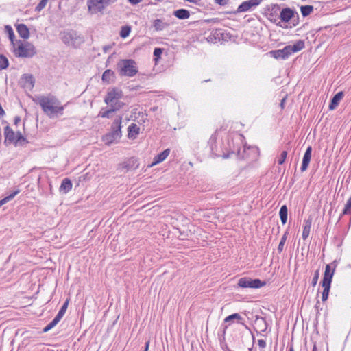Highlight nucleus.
Wrapping results in <instances>:
<instances>
[{"instance_id":"nucleus-1","label":"nucleus","mask_w":351,"mask_h":351,"mask_svg":"<svg viewBox=\"0 0 351 351\" xmlns=\"http://www.w3.org/2000/svg\"><path fill=\"white\" fill-rule=\"evenodd\" d=\"M34 101L38 104L43 111L49 118L53 119L63 114L64 106L61 105L60 100L54 95H39Z\"/></svg>"},{"instance_id":"nucleus-2","label":"nucleus","mask_w":351,"mask_h":351,"mask_svg":"<svg viewBox=\"0 0 351 351\" xmlns=\"http://www.w3.org/2000/svg\"><path fill=\"white\" fill-rule=\"evenodd\" d=\"M337 265V260L326 265L324 278L322 280V286L324 289L322 295V301H326L328 298L332 280Z\"/></svg>"},{"instance_id":"nucleus-3","label":"nucleus","mask_w":351,"mask_h":351,"mask_svg":"<svg viewBox=\"0 0 351 351\" xmlns=\"http://www.w3.org/2000/svg\"><path fill=\"white\" fill-rule=\"evenodd\" d=\"M304 47V42L302 40H299L293 45H287L282 49L272 50L269 51V53L271 57L276 59L281 58L282 60H285L292 53L303 49Z\"/></svg>"},{"instance_id":"nucleus-4","label":"nucleus","mask_w":351,"mask_h":351,"mask_svg":"<svg viewBox=\"0 0 351 351\" xmlns=\"http://www.w3.org/2000/svg\"><path fill=\"white\" fill-rule=\"evenodd\" d=\"M121 123L122 117L118 116L113 121L111 125V130L106 134L103 140L107 145L117 143L121 137Z\"/></svg>"},{"instance_id":"nucleus-5","label":"nucleus","mask_w":351,"mask_h":351,"mask_svg":"<svg viewBox=\"0 0 351 351\" xmlns=\"http://www.w3.org/2000/svg\"><path fill=\"white\" fill-rule=\"evenodd\" d=\"M13 47L14 53L17 57L32 58L36 53L35 47L27 41L16 40Z\"/></svg>"},{"instance_id":"nucleus-6","label":"nucleus","mask_w":351,"mask_h":351,"mask_svg":"<svg viewBox=\"0 0 351 351\" xmlns=\"http://www.w3.org/2000/svg\"><path fill=\"white\" fill-rule=\"evenodd\" d=\"M117 70L120 76L132 77L138 73L136 62L132 59H122L117 63Z\"/></svg>"},{"instance_id":"nucleus-7","label":"nucleus","mask_w":351,"mask_h":351,"mask_svg":"<svg viewBox=\"0 0 351 351\" xmlns=\"http://www.w3.org/2000/svg\"><path fill=\"white\" fill-rule=\"evenodd\" d=\"M122 97L123 92L119 88H114L108 92L104 101L110 107L114 108V109L119 110L124 106V103L120 101Z\"/></svg>"},{"instance_id":"nucleus-8","label":"nucleus","mask_w":351,"mask_h":351,"mask_svg":"<svg viewBox=\"0 0 351 351\" xmlns=\"http://www.w3.org/2000/svg\"><path fill=\"white\" fill-rule=\"evenodd\" d=\"M4 136L5 143L8 142L9 143L16 144L18 143H21V141H25V138L20 132L15 134L13 130L8 125L4 128Z\"/></svg>"},{"instance_id":"nucleus-9","label":"nucleus","mask_w":351,"mask_h":351,"mask_svg":"<svg viewBox=\"0 0 351 351\" xmlns=\"http://www.w3.org/2000/svg\"><path fill=\"white\" fill-rule=\"evenodd\" d=\"M265 285L259 279H252L247 277L241 278L238 281V286L241 288H261Z\"/></svg>"},{"instance_id":"nucleus-10","label":"nucleus","mask_w":351,"mask_h":351,"mask_svg":"<svg viewBox=\"0 0 351 351\" xmlns=\"http://www.w3.org/2000/svg\"><path fill=\"white\" fill-rule=\"evenodd\" d=\"M104 4H106V3L104 2V0L87 1L88 10L91 14H96L99 12H101L104 8Z\"/></svg>"},{"instance_id":"nucleus-11","label":"nucleus","mask_w":351,"mask_h":351,"mask_svg":"<svg viewBox=\"0 0 351 351\" xmlns=\"http://www.w3.org/2000/svg\"><path fill=\"white\" fill-rule=\"evenodd\" d=\"M263 0H248L240 4L237 10V13L247 12L258 5Z\"/></svg>"},{"instance_id":"nucleus-12","label":"nucleus","mask_w":351,"mask_h":351,"mask_svg":"<svg viewBox=\"0 0 351 351\" xmlns=\"http://www.w3.org/2000/svg\"><path fill=\"white\" fill-rule=\"evenodd\" d=\"M121 166L122 169L126 171L134 170L138 167L139 163L137 158L131 157L124 161Z\"/></svg>"},{"instance_id":"nucleus-13","label":"nucleus","mask_w":351,"mask_h":351,"mask_svg":"<svg viewBox=\"0 0 351 351\" xmlns=\"http://www.w3.org/2000/svg\"><path fill=\"white\" fill-rule=\"evenodd\" d=\"M311 152H312V147L311 146H309L306 149V150L304 153V155L303 156V158H302V166L300 167L301 171H302V172L305 171L309 165V163L311 161Z\"/></svg>"},{"instance_id":"nucleus-14","label":"nucleus","mask_w":351,"mask_h":351,"mask_svg":"<svg viewBox=\"0 0 351 351\" xmlns=\"http://www.w3.org/2000/svg\"><path fill=\"white\" fill-rule=\"evenodd\" d=\"M140 132V128L135 123H132L128 128V137L130 139L136 138Z\"/></svg>"},{"instance_id":"nucleus-15","label":"nucleus","mask_w":351,"mask_h":351,"mask_svg":"<svg viewBox=\"0 0 351 351\" xmlns=\"http://www.w3.org/2000/svg\"><path fill=\"white\" fill-rule=\"evenodd\" d=\"M169 153H170V149H166L163 152L160 153L159 154L156 155L154 158V160L150 166L152 167L154 165H156L164 161L167 158Z\"/></svg>"},{"instance_id":"nucleus-16","label":"nucleus","mask_w":351,"mask_h":351,"mask_svg":"<svg viewBox=\"0 0 351 351\" xmlns=\"http://www.w3.org/2000/svg\"><path fill=\"white\" fill-rule=\"evenodd\" d=\"M343 97V92H339L337 94H335L331 99L330 104L329 105V110H335L338 106L339 101L342 99Z\"/></svg>"},{"instance_id":"nucleus-17","label":"nucleus","mask_w":351,"mask_h":351,"mask_svg":"<svg viewBox=\"0 0 351 351\" xmlns=\"http://www.w3.org/2000/svg\"><path fill=\"white\" fill-rule=\"evenodd\" d=\"M16 30L19 36L23 39H27L29 36V31L27 27L24 24H19L16 27Z\"/></svg>"},{"instance_id":"nucleus-18","label":"nucleus","mask_w":351,"mask_h":351,"mask_svg":"<svg viewBox=\"0 0 351 351\" xmlns=\"http://www.w3.org/2000/svg\"><path fill=\"white\" fill-rule=\"evenodd\" d=\"M293 12L290 8H284L280 12V17L282 21L288 22L293 16Z\"/></svg>"},{"instance_id":"nucleus-19","label":"nucleus","mask_w":351,"mask_h":351,"mask_svg":"<svg viewBox=\"0 0 351 351\" xmlns=\"http://www.w3.org/2000/svg\"><path fill=\"white\" fill-rule=\"evenodd\" d=\"M76 38V33L75 32H64L62 40L66 45L73 44V40Z\"/></svg>"},{"instance_id":"nucleus-20","label":"nucleus","mask_w":351,"mask_h":351,"mask_svg":"<svg viewBox=\"0 0 351 351\" xmlns=\"http://www.w3.org/2000/svg\"><path fill=\"white\" fill-rule=\"evenodd\" d=\"M63 316L64 315L58 313L54 319L43 328V332H47L49 331L51 329H52L54 326H56L58 324V323L61 320Z\"/></svg>"},{"instance_id":"nucleus-21","label":"nucleus","mask_w":351,"mask_h":351,"mask_svg":"<svg viewBox=\"0 0 351 351\" xmlns=\"http://www.w3.org/2000/svg\"><path fill=\"white\" fill-rule=\"evenodd\" d=\"M63 316L64 315L58 313L54 319L43 328V332H47L49 331L51 329H52L54 326H56L58 324V323L61 320Z\"/></svg>"},{"instance_id":"nucleus-22","label":"nucleus","mask_w":351,"mask_h":351,"mask_svg":"<svg viewBox=\"0 0 351 351\" xmlns=\"http://www.w3.org/2000/svg\"><path fill=\"white\" fill-rule=\"evenodd\" d=\"M72 182L69 178L63 179L61 185L60 186V191L64 193H67L72 189Z\"/></svg>"},{"instance_id":"nucleus-23","label":"nucleus","mask_w":351,"mask_h":351,"mask_svg":"<svg viewBox=\"0 0 351 351\" xmlns=\"http://www.w3.org/2000/svg\"><path fill=\"white\" fill-rule=\"evenodd\" d=\"M312 219L308 218L304 221V229L302 231V239L306 240L309 236L311 228Z\"/></svg>"},{"instance_id":"nucleus-24","label":"nucleus","mask_w":351,"mask_h":351,"mask_svg":"<svg viewBox=\"0 0 351 351\" xmlns=\"http://www.w3.org/2000/svg\"><path fill=\"white\" fill-rule=\"evenodd\" d=\"M243 319V318L240 315V314L236 313L226 317L224 319V322H236L242 325H245L244 323L242 322Z\"/></svg>"},{"instance_id":"nucleus-25","label":"nucleus","mask_w":351,"mask_h":351,"mask_svg":"<svg viewBox=\"0 0 351 351\" xmlns=\"http://www.w3.org/2000/svg\"><path fill=\"white\" fill-rule=\"evenodd\" d=\"M173 15L179 19H186L190 16V13L187 10L179 9L173 12Z\"/></svg>"},{"instance_id":"nucleus-26","label":"nucleus","mask_w":351,"mask_h":351,"mask_svg":"<svg viewBox=\"0 0 351 351\" xmlns=\"http://www.w3.org/2000/svg\"><path fill=\"white\" fill-rule=\"evenodd\" d=\"M153 27L155 31H162L168 26V24L161 19H156L153 21Z\"/></svg>"},{"instance_id":"nucleus-27","label":"nucleus","mask_w":351,"mask_h":351,"mask_svg":"<svg viewBox=\"0 0 351 351\" xmlns=\"http://www.w3.org/2000/svg\"><path fill=\"white\" fill-rule=\"evenodd\" d=\"M287 207L286 205L281 206L279 212V215L282 224H285L287 221Z\"/></svg>"},{"instance_id":"nucleus-28","label":"nucleus","mask_w":351,"mask_h":351,"mask_svg":"<svg viewBox=\"0 0 351 351\" xmlns=\"http://www.w3.org/2000/svg\"><path fill=\"white\" fill-rule=\"evenodd\" d=\"M114 75V72L110 69L106 70L102 75V80L110 83Z\"/></svg>"},{"instance_id":"nucleus-29","label":"nucleus","mask_w":351,"mask_h":351,"mask_svg":"<svg viewBox=\"0 0 351 351\" xmlns=\"http://www.w3.org/2000/svg\"><path fill=\"white\" fill-rule=\"evenodd\" d=\"M346 215H351V197L348 199L346 204H345L344 208L340 217Z\"/></svg>"},{"instance_id":"nucleus-30","label":"nucleus","mask_w":351,"mask_h":351,"mask_svg":"<svg viewBox=\"0 0 351 351\" xmlns=\"http://www.w3.org/2000/svg\"><path fill=\"white\" fill-rule=\"evenodd\" d=\"M131 32V27L129 25H125L121 27L119 35L122 38L128 37Z\"/></svg>"},{"instance_id":"nucleus-31","label":"nucleus","mask_w":351,"mask_h":351,"mask_svg":"<svg viewBox=\"0 0 351 351\" xmlns=\"http://www.w3.org/2000/svg\"><path fill=\"white\" fill-rule=\"evenodd\" d=\"M9 66L8 58L3 54H0V70L5 69Z\"/></svg>"},{"instance_id":"nucleus-32","label":"nucleus","mask_w":351,"mask_h":351,"mask_svg":"<svg viewBox=\"0 0 351 351\" xmlns=\"http://www.w3.org/2000/svg\"><path fill=\"white\" fill-rule=\"evenodd\" d=\"M19 192H20L19 190H16V191H14L13 193H12L8 196H7V197H4L3 199H2L1 200H0V207L2 205H3L4 204L7 203L8 202L12 200Z\"/></svg>"},{"instance_id":"nucleus-33","label":"nucleus","mask_w":351,"mask_h":351,"mask_svg":"<svg viewBox=\"0 0 351 351\" xmlns=\"http://www.w3.org/2000/svg\"><path fill=\"white\" fill-rule=\"evenodd\" d=\"M300 10H301V13L303 15V16H306L309 15L313 12V6H311V5L302 6Z\"/></svg>"},{"instance_id":"nucleus-34","label":"nucleus","mask_w":351,"mask_h":351,"mask_svg":"<svg viewBox=\"0 0 351 351\" xmlns=\"http://www.w3.org/2000/svg\"><path fill=\"white\" fill-rule=\"evenodd\" d=\"M287 235H288V232H285L280 239V243L278 247V250L279 252H282V250L284 249V245L287 241Z\"/></svg>"},{"instance_id":"nucleus-35","label":"nucleus","mask_w":351,"mask_h":351,"mask_svg":"<svg viewBox=\"0 0 351 351\" xmlns=\"http://www.w3.org/2000/svg\"><path fill=\"white\" fill-rule=\"evenodd\" d=\"M5 29L8 34L9 38L12 43V45H14V43H16V40L15 41L14 40V34L12 28L10 25H6L5 27Z\"/></svg>"},{"instance_id":"nucleus-36","label":"nucleus","mask_w":351,"mask_h":351,"mask_svg":"<svg viewBox=\"0 0 351 351\" xmlns=\"http://www.w3.org/2000/svg\"><path fill=\"white\" fill-rule=\"evenodd\" d=\"M117 110L114 109V108L110 107V109H108L104 112H100L99 114V116L102 118H109L110 117V114Z\"/></svg>"},{"instance_id":"nucleus-37","label":"nucleus","mask_w":351,"mask_h":351,"mask_svg":"<svg viewBox=\"0 0 351 351\" xmlns=\"http://www.w3.org/2000/svg\"><path fill=\"white\" fill-rule=\"evenodd\" d=\"M47 1V0H41L35 8V11L40 12L46 6Z\"/></svg>"},{"instance_id":"nucleus-38","label":"nucleus","mask_w":351,"mask_h":351,"mask_svg":"<svg viewBox=\"0 0 351 351\" xmlns=\"http://www.w3.org/2000/svg\"><path fill=\"white\" fill-rule=\"evenodd\" d=\"M287 151H283L281 152L280 154V158L278 160V163L279 165H282L287 158Z\"/></svg>"},{"instance_id":"nucleus-39","label":"nucleus","mask_w":351,"mask_h":351,"mask_svg":"<svg viewBox=\"0 0 351 351\" xmlns=\"http://www.w3.org/2000/svg\"><path fill=\"white\" fill-rule=\"evenodd\" d=\"M69 300H66L64 304L62 306L61 308L59 310L58 313H60L62 315H64L67 307H68Z\"/></svg>"},{"instance_id":"nucleus-40","label":"nucleus","mask_w":351,"mask_h":351,"mask_svg":"<svg viewBox=\"0 0 351 351\" xmlns=\"http://www.w3.org/2000/svg\"><path fill=\"white\" fill-rule=\"evenodd\" d=\"M319 270L315 271V272L314 274V276L312 279V285L313 286L316 285L317 280L319 279Z\"/></svg>"},{"instance_id":"nucleus-41","label":"nucleus","mask_w":351,"mask_h":351,"mask_svg":"<svg viewBox=\"0 0 351 351\" xmlns=\"http://www.w3.org/2000/svg\"><path fill=\"white\" fill-rule=\"evenodd\" d=\"M24 78L27 82L29 83L32 86H34V77L32 75H25Z\"/></svg>"},{"instance_id":"nucleus-42","label":"nucleus","mask_w":351,"mask_h":351,"mask_svg":"<svg viewBox=\"0 0 351 351\" xmlns=\"http://www.w3.org/2000/svg\"><path fill=\"white\" fill-rule=\"evenodd\" d=\"M162 49L160 48H155L154 51V56L156 58H159L160 55L162 54Z\"/></svg>"},{"instance_id":"nucleus-43","label":"nucleus","mask_w":351,"mask_h":351,"mask_svg":"<svg viewBox=\"0 0 351 351\" xmlns=\"http://www.w3.org/2000/svg\"><path fill=\"white\" fill-rule=\"evenodd\" d=\"M258 345L260 348L264 349L266 347V342L263 339H258Z\"/></svg>"},{"instance_id":"nucleus-44","label":"nucleus","mask_w":351,"mask_h":351,"mask_svg":"<svg viewBox=\"0 0 351 351\" xmlns=\"http://www.w3.org/2000/svg\"><path fill=\"white\" fill-rule=\"evenodd\" d=\"M215 1L217 4H219L220 5H225L228 3L229 0H215Z\"/></svg>"},{"instance_id":"nucleus-45","label":"nucleus","mask_w":351,"mask_h":351,"mask_svg":"<svg viewBox=\"0 0 351 351\" xmlns=\"http://www.w3.org/2000/svg\"><path fill=\"white\" fill-rule=\"evenodd\" d=\"M21 117L19 116H16L14 119V123L15 125H18L21 122Z\"/></svg>"},{"instance_id":"nucleus-46","label":"nucleus","mask_w":351,"mask_h":351,"mask_svg":"<svg viewBox=\"0 0 351 351\" xmlns=\"http://www.w3.org/2000/svg\"><path fill=\"white\" fill-rule=\"evenodd\" d=\"M128 1L132 5H136L142 1V0H128Z\"/></svg>"},{"instance_id":"nucleus-47","label":"nucleus","mask_w":351,"mask_h":351,"mask_svg":"<svg viewBox=\"0 0 351 351\" xmlns=\"http://www.w3.org/2000/svg\"><path fill=\"white\" fill-rule=\"evenodd\" d=\"M5 114V111L3 109L1 104H0V117H3Z\"/></svg>"},{"instance_id":"nucleus-48","label":"nucleus","mask_w":351,"mask_h":351,"mask_svg":"<svg viewBox=\"0 0 351 351\" xmlns=\"http://www.w3.org/2000/svg\"><path fill=\"white\" fill-rule=\"evenodd\" d=\"M106 4H109L115 2L117 0H104Z\"/></svg>"},{"instance_id":"nucleus-49","label":"nucleus","mask_w":351,"mask_h":351,"mask_svg":"<svg viewBox=\"0 0 351 351\" xmlns=\"http://www.w3.org/2000/svg\"><path fill=\"white\" fill-rule=\"evenodd\" d=\"M149 341H147V342L145 343V350L148 351V349H149Z\"/></svg>"},{"instance_id":"nucleus-50","label":"nucleus","mask_w":351,"mask_h":351,"mask_svg":"<svg viewBox=\"0 0 351 351\" xmlns=\"http://www.w3.org/2000/svg\"><path fill=\"white\" fill-rule=\"evenodd\" d=\"M313 351H317V347L315 345H314V346H313Z\"/></svg>"},{"instance_id":"nucleus-51","label":"nucleus","mask_w":351,"mask_h":351,"mask_svg":"<svg viewBox=\"0 0 351 351\" xmlns=\"http://www.w3.org/2000/svg\"><path fill=\"white\" fill-rule=\"evenodd\" d=\"M289 351H294L293 348V347H290Z\"/></svg>"},{"instance_id":"nucleus-52","label":"nucleus","mask_w":351,"mask_h":351,"mask_svg":"<svg viewBox=\"0 0 351 351\" xmlns=\"http://www.w3.org/2000/svg\"><path fill=\"white\" fill-rule=\"evenodd\" d=\"M156 1H162V0H156Z\"/></svg>"},{"instance_id":"nucleus-53","label":"nucleus","mask_w":351,"mask_h":351,"mask_svg":"<svg viewBox=\"0 0 351 351\" xmlns=\"http://www.w3.org/2000/svg\"><path fill=\"white\" fill-rule=\"evenodd\" d=\"M144 351H147V350H144Z\"/></svg>"},{"instance_id":"nucleus-54","label":"nucleus","mask_w":351,"mask_h":351,"mask_svg":"<svg viewBox=\"0 0 351 351\" xmlns=\"http://www.w3.org/2000/svg\"><path fill=\"white\" fill-rule=\"evenodd\" d=\"M144 351H147V350H144Z\"/></svg>"}]
</instances>
